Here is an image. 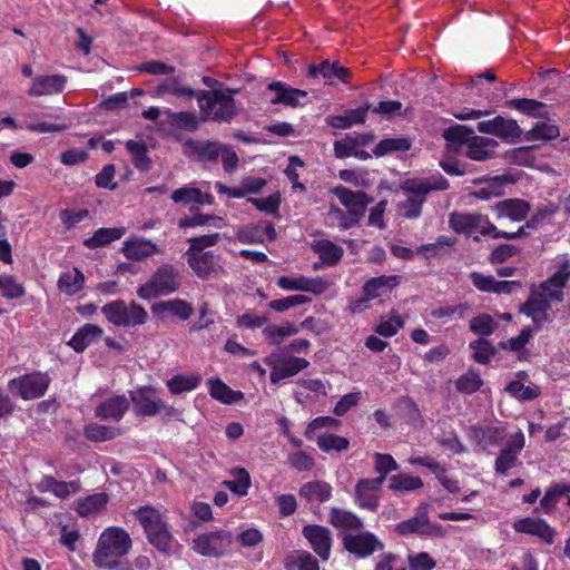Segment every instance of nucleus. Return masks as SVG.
<instances>
[{
    "label": "nucleus",
    "mask_w": 570,
    "mask_h": 570,
    "mask_svg": "<svg viewBox=\"0 0 570 570\" xmlns=\"http://www.w3.org/2000/svg\"><path fill=\"white\" fill-rule=\"evenodd\" d=\"M505 106L509 108H513L521 114L532 116V117H541V109L544 108V104L529 98H515L505 101Z\"/></svg>",
    "instance_id": "54"
},
{
    "label": "nucleus",
    "mask_w": 570,
    "mask_h": 570,
    "mask_svg": "<svg viewBox=\"0 0 570 570\" xmlns=\"http://www.w3.org/2000/svg\"><path fill=\"white\" fill-rule=\"evenodd\" d=\"M166 121L177 129L194 132L199 127V119L193 111H171L167 109L163 111Z\"/></svg>",
    "instance_id": "39"
},
{
    "label": "nucleus",
    "mask_w": 570,
    "mask_h": 570,
    "mask_svg": "<svg viewBox=\"0 0 570 570\" xmlns=\"http://www.w3.org/2000/svg\"><path fill=\"white\" fill-rule=\"evenodd\" d=\"M344 548L357 558H366L376 551L384 549V543L372 532H360L345 534L343 537Z\"/></svg>",
    "instance_id": "13"
},
{
    "label": "nucleus",
    "mask_w": 570,
    "mask_h": 570,
    "mask_svg": "<svg viewBox=\"0 0 570 570\" xmlns=\"http://www.w3.org/2000/svg\"><path fill=\"white\" fill-rule=\"evenodd\" d=\"M104 334V330L95 324H85L70 338L68 345L81 353Z\"/></svg>",
    "instance_id": "31"
},
{
    "label": "nucleus",
    "mask_w": 570,
    "mask_h": 570,
    "mask_svg": "<svg viewBox=\"0 0 570 570\" xmlns=\"http://www.w3.org/2000/svg\"><path fill=\"white\" fill-rule=\"evenodd\" d=\"M517 180L512 175L504 174L484 179L485 186L471 193V196L481 200H489L504 194V186L514 184Z\"/></svg>",
    "instance_id": "29"
},
{
    "label": "nucleus",
    "mask_w": 570,
    "mask_h": 570,
    "mask_svg": "<svg viewBox=\"0 0 570 570\" xmlns=\"http://www.w3.org/2000/svg\"><path fill=\"white\" fill-rule=\"evenodd\" d=\"M401 281L399 275H381L367 279L363 285L364 301H373L383 294L392 292Z\"/></svg>",
    "instance_id": "27"
},
{
    "label": "nucleus",
    "mask_w": 570,
    "mask_h": 570,
    "mask_svg": "<svg viewBox=\"0 0 570 570\" xmlns=\"http://www.w3.org/2000/svg\"><path fill=\"white\" fill-rule=\"evenodd\" d=\"M399 465H377L379 476L362 479L355 487V499L362 509L376 511L379 508V492L389 472L396 470Z\"/></svg>",
    "instance_id": "7"
},
{
    "label": "nucleus",
    "mask_w": 570,
    "mask_h": 570,
    "mask_svg": "<svg viewBox=\"0 0 570 570\" xmlns=\"http://www.w3.org/2000/svg\"><path fill=\"white\" fill-rule=\"evenodd\" d=\"M130 402L132 403L134 413L141 417L156 416L165 402L157 396V391L150 385L139 386L134 391H129Z\"/></svg>",
    "instance_id": "11"
},
{
    "label": "nucleus",
    "mask_w": 570,
    "mask_h": 570,
    "mask_svg": "<svg viewBox=\"0 0 570 570\" xmlns=\"http://www.w3.org/2000/svg\"><path fill=\"white\" fill-rule=\"evenodd\" d=\"M570 492V485L554 484L548 489L540 501V507L546 512H551L559 499Z\"/></svg>",
    "instance_id": "60"
},
{
    "label": "nucleus",
    "mask_w": 570,
    "mask_h": 570,
    "mask_svg": "<svg viewBox=\"0 0 570 570\" xmlns=\"http://www.w3.org/2000/svg\"><path fill=\"white\" fill-rule=\"evenodd\" d=\"M0 289L7 299H18L26 295V287L13 275H3Z\"/></svg>",
    "instance_id": "63"
},
{
    "label": "nucleus",
    "mask_w": 570,
    "mask_h": 570,
    "mask_svg": "<svg viewBox=\"0 0 570 570\" xmlns=\"http://www.w3.org/2000/svg\"><path fill=\"white\" fill-rule=\"evenodd\" d=\"M559 136V128L547 122H538L531 130L525 134V139L531 140H550Z\"/></svg>",
    "instance_id": "61"
},
{
    "label": "nucleus",
    "mask_w": 570,
    "mask_h": 570,
    "mask_svg": "<svg viewBox=\"0 0 570 570\" xmlns=\"http://www.w3.org/2000/svg\"><path fill=\"white\" fill-rule=\"evenodd\" d=\"M332 191L340 203L347 208V212L360 219H362L367 206L373 202V198L365 191H355L344 186H337Z\"/></svg>",
    "instance_id": "15"
},
{
    "label": "nucleus",
    "mask_w": 570,
    "mask_h": 570,
    "mask_svg": "<svg viewBox=\"0 0 570 570\" xmlns=\"http://www.w3.org/2000/svg\"><path fill=\"white\" fill-rule=\"evenodd\" d=\"M108 502L106 493H96L78 502L77 511L80 515L87 517L102 510Z\"/></svg>",
    "instance_id": "55"
},
{
    "label": "nucleus",
    "mask_w": 570,
    "mask_h": 570,
    "mask_svg": "<svg viewBox=\"0 0 570 570\" xmlns=\"http://www.w3.org/2000/svg\"><path fill=\"white\" fill-rule=\"evenodd\" d=\"M234 537L226 530L206 532L193 540L191 548L205 557L224 556L233 543Z\"/></svg>",
    "instance_id": "10"
},
{
    "label": "nucleus",
    "mask_w": 570,
    "mask_h": 570,
    "mask_svg": "<svg viewBox=\"0 0 570 570\" xmlns=\"http://www.w3.org/2000/svg\"><path fill=\"white\" fill-rule=\"evenodd\" d=\"M266 89L275 94L269 99L272 105H285L291 108H297L301 106V99L307 98V91L293 88L286 82L278 80L268 83Z\"/></svg>",
    "instance_id": "21"
},
{
    "label": "nucleus",
    "mask_w": 570,
    "mask_h": 570,
    "mask_svg": "<svg viewBox=\"0 0 570 570\" xmlns=\"http://www.w3.org/2000/svg\"><path fill=\"white\" fill-rule=\"evenodd\" d=\"M81 484L79 480H72L69 482L58 481L52 476H43L37 484V489L40 492H52L56 497L65 499L70 494H75L80 491Z\"/></svg>",
    "instance_id": "30"
},
{
    "label": "nucleus",
    "mask_w": 570,
    "mask_h": 570,
    "mask_svg": "<svg viewBox=\"0 0 570 570\" xmlns=\"http://www.w3.org/2000/svg\"><path fill=\"white\" fill-rule=\"evenodd\" d=\"M497 220L509 219L511 222L525 220L531 212V204L522 198H508L491 206Z\"/></svg>",
    "instance_id": "16"
},
{
    "label": "nucleus",
    "mask_w": 570,
    "mask_h": 570,
    "mask_svg": "<svg viewBox=\"0 0 570 570\" xmlns=\"http://www.w3.org/2000/svg\"><path fill=\"white\" fill-rule=\"evenodd\" d=\"M497 327L498 323L490 314L487 313H482L472 317L469 323L470 331L483 338L492 335Z\"/></svg>",
    "instance_id": "52"
},
{
    "label": "nucleus",
    "mask_w": 570,
    "mask_h": 570,
    "mask_svg": "<svg viewBox=\"0 0 570 570\" xmlns=\"http://www.w3.org/2000/svg\"><path fill=\"white\" fill-rule=\"evenodd\" d=\"M207 386L209 395L224 404H233L243 399L240 391L232 390L219 377H209L207 380Z\"/></svg>",
    "instance_id": "36"
},
{
    "label": "nucleus",
    "mask_w": 570,
    "mask_h": 570,
    "mask_svg": "<svg viewBox=\"0 0 570 570\" xmlns=\"http://www.w3.org/2000/svg\"><path fill=\"white\" fill-rule=\"evenodd\" d=\"M303 534L308 540L314 551L323 560H327L332 547L331 531L325 527L311 524L304 527Z\"/></svg>",
    "instance_id": "24"
},
{
    "label": "nucleus",
    "mask_w": 570,
    "mask_h": 570,
    "mask_svg": "<svg viewBox=\"0 0 570 570\" xmlns=\"http://www.w3.org/2000/svg\"><path fill=\"white\" fill-rule=\"evenodd\" d=\"M142 525L149 543L161 553H169L175 542L169 524L156 509L145 505L134 511Z\"/></svg>",
    "instance_id": "4"
},
{
    "label": "nucleus",
    "mask_w": 570,
    "mask_h": 570,
    "mask_svg": "<svg viewBox=\"0 0 570 570\" xmlns=\"http://www.w3.org/2000/svg\"><path fill=\"white\" fill-rule=\"evenodd\" d=\"M372 104L366 102L355 109H348L344 115H330L326 124L335 129H348L354 125H362L366 121L367 112Z\"/></svg>",
    "instance_id": "26"
},
{
    "label": "nucleus",
    "mask_w": 570,
    "mask_h": 570,
    "mask_svg": "<svg viewBox=\"0 0 570 570\" xmlns=\"http://www.w3.org/2000/svg\"><path fill=\"white\" fill-rule=\"evenodd\" d=\"M51 383L46 372H32L9 381V390L22 400L29 401L43 396Z\"/></svg>",
    "instance_id": "8"
},
{
    "label": "nucleus",
    "mask_w": 570,
    "mask_h": 570,
    "mask_svg": "<svg viewBox=\"0 0 570 570\" xmlns=\"http://www.w3.org/2000/svg\"><path fill=\"white\" fill-rule=\"evenodd\" d=\"M202 383V376L198 373L191 375L176 374L166 382V386L174 395L196 390Z\"/></svg>",
    "instance_id": "45"
},
{
    "label": "nucleus",
    "mask_w": 570,
    "mask_h": 570,
    "mask_svg": "<svg viewBox=\"0 0 570 570\" xmlns=\"http://www.w3.org/2000/svg\"><path fill=\"white\" fill-rule=\"evenodd\" d=\"M130 401L125 394L105 399L95 409L96 417L102 421L120 422L129 411Z\"/></svg>",
    "instance_id": "18"
},
{
    "label": "nucleus",
    "mask_w": 570,
    "mask_h": 570,
    "mask_svg": "<svg viewBox=\"0 0 570 570\" xmlns=\"http://www.w3.org/2000/svg\"><path fill=\"white\" fill-rule=\"evenodd\" d=\"M234 476V480H226L223 484L238 497L246 495L250 485L249 473L245 469L238 468L235 470Z\"/></svg>",
    "instance_id": "59"
},
{
    "label": "nucleus",
    "mask_w": 570,
    "mask_h": 570,
    "mask_svg": "<svg viewBox=\"0 0 570 570\" xmlns=\"http://www.w3.org/2000/svg\"><path fill=\"white\" fill-rule=\"evenodd\" d=\"M130 535L121 528H107L99 537L92 561L98 568L112 569L131 549Z\"/></svg>",
    "instance_id": "3"
},
{
    "label": "nucleus",
    "mask_w": 570,
    "mask_h": 570,
    "mask_svg": "<svg viewBox=\"0 0 570 570\" xmlns=\"http://www.w3.org/2000/svg\"><path fill=\"white\" fill-rule=\"evenodd\" d=\"M101 313L110 324L118 327L135 328L145 325L149 320L148 312L142 305L136 301L126 303L121 298L105 304Z\"/></svg>",
    "instance_id": "6"
},
{
    "label": "nucleus",
    "mask_w": 570,
    "mask_h": 570,
    "mask_svg": "<svg viewBox=\"0 0 570 570\" xmlns=\"http://www.w3.org/2000/svg\"><path fill=\"white\" fill-rule=\"evenodd\" d=\"M308 365L309 362L305 358L295 356L283 357L276 362L271 371V383L278 384L281 381L292 377L305 370Z\"/></svg>",
    "instance_id": "25"
},
{
    "label": "nucleus",
    "mask_w": 570,
    "mask_h": 570,
    "mask_svg": "<svg viewBox=\"0 0 570 570\" xmlns=\"http://www.w3.org/2000/svg\"><path fill=\"white\" fill-rule=\"evenodd\" d=\"M150 309L153 315L157 318H163L168 314L176 316L183 322L189 320L194 314L193 305L181 298L156 302L151 304Z\"/></svg>",
    "instance_id": "22"
},
{
    "label": "nucleus",
    "mask_w": 570,
    "mask_h": 570,
    "mask_svg": "<svg viewBox=\"0 0 570 570\" xmlns=\"http://www.w3.org/2000/svg\"><path fill=\"white\" fill-rule=\"evenodd\" d=\"M291 570H320L318 562L306 551H296L289 558Z\"/></svg>",
    "instance_id": "64"
},
{
    "label": "nucleus",
    "mask_w": 570,
    "mask_h": 570,
    "mask_svg": "<svg viewBox=\"0 0 570 570\" xmlns=\"http://www.w3.org/2000/svg\"><path fill=\"white\" fill-rule=\"evenodd\" d=\"M402 189L407 194L405 202L400 205L402 215L407 219H415L422 215L423 205L432 191H444L450 188L449 180L440 173L426 177L406 179Z\"/></svg>",
    "instance_id": "2"
},
{
    "label": "nucleus",
    "mask_w": 570,
    "mask_h": 570,
    "mask_svg": "<svg viewBox=\"0 0 570 570\" xmlns=\"http://www.w3.org/2000/svg\"><path fill=\"white\" fill-rule=\"evenodd\" d=\"M83 434L89 441L104 442L120 436L122 434V430L118 426L90 423L85 426Z\"/></svg>",
    "instance_id": "47"
},
{
    "label": "nucleus",
    "mask_w": 570,
    "mask_h": 570,
    "mask_svg": "<svg viewBox=\"0 0 570 570\" xmlns=\"http://www.w3.org/2000/svg\"><path fill=\"white\" fill-rule=\"evenodd\" d=\"M126 229L124 227L106 228L101 227L97 229L94 235L83 240V245L87 248L95 249L109 245L110 243L120 239Z\"/></svg>",
    "instance_id": "38"
},
{
    "label": "nucleus",
    "mask_w": 570,
    "mask_h": 570,
    "mask_svg": "<svg viewBox=\"0 0 570 570\" xmlns=\"http://www.w3.org/2000/svg\"><path fill=\"white\" fill-rule=\"evenodd\" d=\"M67 82L65 75H39L31 79L27 94L30 97L59 95L66 89Z\"/></svg>",
    "instance_id": "17"
},
{
    "label": "nucleus",
    "mask_w": 570,
    "mask_h": 570,
    "mask_svg": "<svg viewBox=\"0 0 570 570\" xmlns=\"http://www.w3.org/2000/svg\"><path fill=\"white\" fill-rule=\"evenodd\" d=\"M83 285L85 275L78 267H73L72 272L61 273L58 278V288L69 296L82 291Z\"/></svg>",
    "instance_id": "41"
},
{
    "label": "nucleus",
    "mask_w": 570,
    "mask_h": 570,
    "mask_svg": "<svg viewBox=\"0 0 570 570\" xmlns=\"http://www.w3.org/2000/svg\"><path fill=\"white\" fill-rule=\"evenodd\" d=\"M504 436L502 428L472 425L468 429L469 440L481 451L499 445Z\"/></svg>",
    "instance_id": "20"
},
{
    "label": "nucleus",
    "mask_w": 570,
    "mask_h": 570,
    "mask_svg": "<svg viewBox=\"0 0 570 570\" xmlns=\"http://www.w3.org/2000/svg\"><path fill=\"white\" fill-rule=\"evenodd\" d=\"M534 331L531 326H524L518 336L500 342L498 347L504 351L520 352L530 342Z\"/></svg>",
    "instance_id": "58"
},
{
    "label": "nucleus",
    "mask_w": 570,
    "mask_h": 570,
    "mask_svg": "<svg viewBox=\"0 0 570 570\" xmlns=\"http://www.w3.org/2000/svg\"><path fill=\"white\" fill-rule=\"evenodd\" d=\"M395 531L400 535L419 534L422 537H444L443 527L430 521L428 517V504H421L413 518L397 523Z\"/></svg>",
    "instance_id": "9"
},
{
    "label": "nucleus",
    "mask_w": 570,
    "mask_h": 570,
    "mask_svg": "<svg viewBox=\"0 0 570 570\" xmlns=\"http://www.w3.org/2000/svg\"><path fill=\"white\" fill-rule=\"evenodd\" d=\"M126 148L131 155L134 166L140 171L150 169L151 160L148 156V149L141 140H128Z\"/></svg>",
    "instance_id": "49"
},
{
    "label": "nucleus",
    "mask_w": 570,
    "mask_h": 570,
    "mask_svg": "<svg viewBox=\"0 0 570 570\" xmlns=\"http://www.w3.org/2000/svg\"><path fill=\"white\" fill-rule=\"evenodd\" d=\"M476 129L481 134L492 135L503 140L517 141L522 135V129L514 119L495 116L492 119L479 121Z\"/></svg>",
    "instance_id": "12"
},
{
    "label": "nucleus",
    "mask_w": 570,
    "mask_h": 570,
    "mask_svg": "<svg viewBox=\"0 0 570 570\" xmlns=\"http://www.w3.org/2000/svg\"><path fill=\"white\" fill-rule=\"evenodd\" d=\"M469 348L472 352L471 358L481 365H488L491 362V358L498 353L493 343L483 337H479L478 340L470 342Z\"/></svg>",
    "instance_id": "43"
},
{
    "label": "nucleus",
    "mask_w": 570,
    "mask_h": 570,
    "mask_svg": "<svg viewBox=\"0 0 570 570\" xmlns=\"http://www.w3.org/2000/svg\"><path fill=\"white\" fill-rule=\"evenodd\" d=\"M330 523L337 529L344 530H358L363 528V521L356 514L338 508L331 509Z\"/></svg>",
    "instance_id": "44"
},
{
    "label": "nucleus",
    "mask_w": 570,
    "mask_h": 570,
    "mask_svg": "<svg viewBox=\"0 0 570 570\" xmlns=\"http://www.w3.org/2000/svg\"><path fill=\"white\" fill-rule=\"evenodd\" d=\"M158 91L180 98H196L203 121L230 124L238 114L234 96L239 90L235 88L195 90L184 86L178 77H171L158 86Z\"/></svg>",
    "instance_id": "1"
},
{
    "label": "nucleus",
    "mask_w": 570,
    "mask_h": 570,
    "mask_svg": "<svg viewBox=\"0 0 570 570\" xmlns=\"http://www.w3.org/2000/svg\"><path fill=\"white\" fill-rule=\"evenodd\" d=\"M390 489L399 492L414 491L423 487L421 478L409 474H396L390 479Z\"/></svg>",
    "instance_id": "57"
},
{
    "label": "nucleus",
    "mask_w": 570,
    "mask_h": 570,
    "mask_svg": "<svg viewBox=\"0 0 570 570\" xmlns=\"http://www.w3.org/2000/svg\"><path fill=\"white\" fill-rule=\"evenodd\" d=\"M550 308L551 304L547 301V295L532 291L528 299L520 306V313L532 320L533 330L540 331L543 324L549 321L548 311Z\"/></svg>",
    "instance_id": "14"
},
{
    "label": "nucleus",
    "mask_w": 570,
    "mask_h": 570,
    "mask_svg": "<svg viewBox=\"0 0 570 570\" xmlns=\"http://www.w3.org/2000/svg\"><path fill=\"white\" fill-rule=\"evenodd\" d=\"M483 385V380L479 371L470 367L466 373L462 374L455 381V389L458 392L471 395L479 391Z\"/></svg>",
    "instance_id": "51"
},
{
    "label": "nucleus",
    "mask_w": 570,
    "mask_h": 570,
    "mask_svg": "<svg viewBox=\"0 0 570 570\" xmlns=\"http://www.w3.org/2000/svg\"><path fill=\"white\" fill-rule=\"evenodd\" d=\"M505 391L510 396L520 402L532 401L541 394V390L537 384L531 383L530 385H524L519 381L509 382L505 386Z\"/></svg>",
    "instance_id": "50"
},
{
    "label": "nucleus",
    "mask_w": 570,
    "mask_h": 570,
    "mask_svg": "<svg viewBox=\"0 0 570 570\" xmlns=\"http://www.w3.org/2000/svg\"><path fill=\"white\" fill-rule=\"evenodd\" d=\"M490 145H497L493 140L474 136L466 145L465 156L474 161H484L492 157L493 151L488 149Z\"/></svg>",
    "instance_id": "46"
},
{
    "label": "nucleus",
    "mask_w": 570,
    "mask_h": 570,
    "mask_svg": "<svg viewBox=\"0 0 570 570\" xmlns=\"http://www.w3.org/2000/svg\"><path fill=\"white\" fill-rule=\"evenodd\" d=\"M474 136L473 129L463 125H453L443 130V138L450 144L468 145Z\"/></svg>",
    "instance_id": "56"
},
{
    "label": "nucleus",
    "mask_w": 570,
    "mask_h": 570,
    "mask_svg": "<svg viewBox=\"0 0 570 570\" xmlns=\"http://www.w3.org/2000/svg\"><path fill=\"white\" fill-rule=\"evenodd\" d=\"M122 252L129 259L142 261L159 253V247L148 239L128 240L124 243Z\"/></svg>",
    "instance_id": "37"
},
{
    "label": "nucleus",
    "mask_w": 570,
    "mask_h": 570,
    "mask_svg": "<svg viewBox=\"0 0 570 570\" xmlns=\"http://www.w3.org/2000/svg\"><path fill=\"white\" fill-rule=\"evenodd\" d=\"M180 285L179 269L173 264H163L137 288V295L141 299L151 301L177 292Z\"/></svg>",
    "instance_id": "5"
},
{
    "label": "nucleus",
    "mask_w": 570,
    "mask_h": 570,
    "mask_svg": "<svg viewBox=\"0 0 570 570\" xmlns=\"http://www.w3.org/2000/svg\"><path fill=\"white\" fill-rule=\"evenodd\" d=\"M317 446L326 453L346 451L350 446V441L336 434L323 433L315 435Z\"/></svg>",
    "instance_id": "53"
},
{
    "label": "nucleus",
    "mask_w": 570,
    "mask_h": 570,
    "mask_svg": "<svg viewBox=\"0 0 570 570\" xmlns=\"http://www.w3.org/2000/svg\"><path fill=\"white\" fill-rule=\"evenodd\" d=\"M188 146L191 148L199 161H217L224 144L210 140H190Z\"/></svg>",
    "instance_id": "40"
},
{
    "label": "nucleus",
    "mask_w": 570,
    "mask_h": 570,
    "mask_svg": "<svg viewBox=\"0 0 570 570\" xmlns=\"http://www.w3.org/2000/svg\"><path fill=\"white\" fill-rule=\"evenodd\" d=\"M255 208L268 215H278L281 206V194L274 193L266 198H248Z\"/></svg>",
    "instance_id": "62"
},
{
    "label": "nucleus",
    "mask_w": 570,
    "mask_h": 570,
    "mask_svg": "<svg viewBox=\"0 0 570 570\" xmlns=\"http://www.w3.org/2000/svg\"><path fill=\"white\" fill-rule=\"evenodd\" d=\"M412 147V141L407 137H395V138H385L377 142V145L373 148V154L376 157H383L391 153H404L410 150Z\"/></svg>",
    "instance_id": "48"
},
{
    "label": "nucleus",
    "mask_w": 570,
    "mask_h": 570,
    "mask_svg": "<svg viewBox=\"0 0 570 570\" xmlns=\"http://www.w3.org/2000/svg\"><path fill=\"white\" fill-rule=\"evenodd\" d=\"M524 434L519 431L508 436L504 441L500 454L497 456L494 463H515L518 455L524 448Z\"/></svg>",
    "instance_id": "35"
},
{
    "label": "nucleus",
    "mask_w": 570,
    "mask_h": 570,
    "mask_svg": "<svg viewBox=\"0 0 570 570\" xmlns=\"http://www.w3.org/2000/svg\"><path fill=\"white\" fill-rule=\"evenodd\" d=\"M186 258L191 271L202 279H208L219 267L218 256L213 250L186 253Z\"/></svg>",
    "instance_id": "23"
},
{
    "label": "nucleus",
    "mask_w": 570,
    "mask_h": 570,
    "mask_svg": "<svg viewBox=\"0 0 570 570\" xmlns=\"http://www.w3.org/2000/svg\"><path fill=\"white\" fill-rule=\"evenodd\" d=\"M308 78H318L322 77L325 80V83H333V79L348 83L351 81V70L344 66H342L338 61L331 62L328 60H324L317 65H309L307 69Z\"/></svg>",
    "instance_id": "19"
},
{
    "label": "nucleus",
    "mask_w": 570,
    "mask_h": 570,
    "mask_svg": "<svg viewBox=\"0 0 570 570\" xmlns=\"http://www.w3.org/2000/svg\"><path fill=\"white\" fill-rule=\"evenodd\" d=\"M332 487L323 481H309L299 489L301 498L311 504H320L331 499Z\"/></svg>",
    "instance_id": "34"
},
{
    "label": "nucleus",
    "mask_w": 570,
    "mask_h": 570,
    "mask_svg": "<svg viewBox=\"0 0 570 570\" xmlns=\"http://www.w3.org/2000/svg\"><path fill=\"white\" fill-rule=\"evenodd\" d=\"M311 247L326 266L337 265L344 255L343 247L330 239L315 240L312 243Z\"/></svg>",
    "instance_id": "32"
},
{
    "label": "nucleus",
    "mask_w": 570,
    "mask_h": 570,
    "mask_svg": "<svg viewBox=\"0 0 570 570\" xmlns=\"http://www.w3.org/2000/svg\"><path fill=\"white\" fill-rule=\"evenodd\" d=\"M171 200L177 204H197V205H212L214 196L209 193H203L199 188L191 186H184L175 189L170 196Z\"/></svg>",
    "instance_id": "33"
},
{
    "label": "nucleus",
    "mask_w": 570,
    "mask_h": 570,
    "mask_svg": "<svg viewBox=\"0 0 570 570\" xmlns=\"http://www.w3.org/2000/svg\"><path fill=\"white\" fill-rule=\"evenodd\" d=\"M517 532L528 533L539 537L548 544L553 543L554 530L541 519L525 518L521 519L513 524Z\"/></svg>",
    "instance_id": "28"
},
{
    "label": "nucleus",
    "mask_w": 570,
    "mask_h": 570,
    "mask_svg": "<svg viewBox=\"0 0 570 570\" xmlns=\"http://www.w3.org/2000/svg\"><path fill=\"white\" fill-rule=\"evenodd\" d=\"M480 222V214L472 213H451L449 224L450 227L459 234H465L472 236L475 227Z\"/></svg>",
    "instance_id": "42"
}]
</instances>
